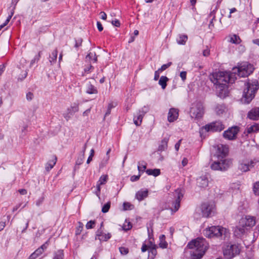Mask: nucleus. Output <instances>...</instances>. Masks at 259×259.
<instances>
[{
	"instance_id": "obj_1",
	"label": "nucleus",
	"mask_w": 259,
	"mask_h": 259,
	"mask_svg": "<svg viewBox=\"0 0 259 259\" xmlns=\"http://www.w3.org/2000/svg\"><path fill=\"white\" fill-rule=\"evenodd\" d=\"M236 77H234L233 72L220 71L213 73L210 76V79L213 83L216 89L218 96L224 98L228 96V83H233Z\"/></svg>"
},
{
	"instance_id": "obj_2",
	"label": "nucleus",
	"mask_w": 259,
	"mask_h": 259,
	"mask_svg": "<svg viewBox=\"0 0 259 259\" xmlns=\"http://www.w3.org/2000/svg\"><path fill=\"white\" fill-rule=\"evenodd\" d=\"M187 247L193 249L192 259H200L208 248V244L204 239L198 238L189 242Z\"/></svg>"
},
{
	"instance_id": "obj_3",
	"label": "nucleus",
	"mask_w": 259,
	"mask_h": 259,
	"mask_svg": "<svg viewBox=\"0 0 259 259\" xmlns=\"http://www.w3.org/2000/svg\"><path fill=\"white\" fill-rule=\"evenodd\" d=\"M255 218L253 216L246 215L239 221V225L234 229V234L237 237H240L246 231L255 226Z\"/></svg>"
},
{
	"instance_id": "obj_4",
	"label": "nucleus",
	"mask_w": 259,
	"mask_h": 259,
	"mask_svg": "<svg viewBox=\"0 0 259 259\" xmlns=\"http://www.w3.org/2000/svg\"><path fill=\"white\" fill-rule=\"evenodd\" d=\"M256 81L252 83L247 82L245 83L241 101L244 103H249L254 98L255 93L257 90V85Z\"/></svg>"
},
{
	"instance_id": "obj_5",
	"label": "nucleus",
	"mask_w": 259,
	"mask_h": 259,
	"mask_svg": "<svg viewBox=\"0 0 259 259\" xmlns=\"http://www.w3.org/2000/svg\"><path fill=\"white\" fill-rule=\"evenodd\" d=\"M253 65L247 62H244L238 67L233 68V73L234 77L238 75L240 77H246L250 74L253 71Z\"/></svg>"
},
{
	"instance_id": "obj_6",
	"label": "nucleus",
	"mask_w": 259,
	"mask_h": 259,
	"mask_svg": "<svg viewBox=\"0 0 259 259\" xmlns=\"http://www.w3.org/2000/svg\"><path fill=\"white\" fill-rule=\"evenodd\" d=\"M204 235L209 238L214 236L219 237L224 235L227 236L228 231L224 228L220 226H212L211 227L205 229L204 230Z\"/></svg>"
},
{
	"instance_id": "obj_7",
	"label": "nucleus",
	"mask_w": 259,
	"mask_h": 259,
	"mask_svg": "<svg viewBox=\"0 0 259 259\" xmlns=\"http://www.w3.org/2000/svg\"><path fill=\"white\" fill-rule=\"evenodd\" d=\"M190 115L192 118L198 119L201 118L204 113V107L200 102H195L192 104L190 109Z\"/></svg>"
},
{
	"instance_id": "obj_8",
	"label": "nucleus",
	"mask_w": 259,
	"mask_h": 259,
	"mask_svg": "<svg viewBox=\"0 0 259 259\" xmlns=\"http://www.w3.org/2000/svg\"><path fill=\"white\" fill-rule=\"evenodd\" d=\"M215 209V205L214 202H206L202 204L201 210L203 217L208 218L211 213H214Z\"/></svg>"
},
{
	"instance_id": "obj_9",
	"label": "nucleus",
	"mask_w": 259,
	"mask_h": 259,
	"mask_svg": "<svg viewBox=\"0 0 259 259\" xmlns=\"http://www.w3.org/2000/svg\"><path fill=\"white\" fill-rule=\"evenodd\" d=\"M240 247L238 245H228L224 250V255L227 259H231L240 252Z\"/></svg>"
},
{
	"instance_id": "obj_10",
	"label": "nucleus",
	"mask_w": 259,
	"mask_h": 259,
	"mask_svg": "<svg viewBox=\"0 0 259 259\" xmlns=\"http://www.w3.org/2000/svg\"><path fill=\"white\" fill-rule=\"evenodd\" d=\"M231 162L227 159H218L214 161L210 165V167L214 170H225L230 165Z\"/></svg>"
},
{
	"instance_id": "obj_11",
	"label": "nucleus",
	"mask_w": 259,
	"mask_h": 259,
	"mask_svg": "<svg viewBox=\"0 0 259 259\" xmlns=\"http://www.w3.org/2000/svg\"><path fill=\"white\" fill-rule=\"evenodd\" d=\"M224 125L220 121H215L205 125L203 128L206 132H220L224 128Z\"/></svg>"
},
{
	"instance_id": "obj_12",
	"label": "nucleus",
	"mask_w": 259,
	"mask_h": 259,
	"mask_svg": "<svg viewBox=\"0 0 259 259\" xmlns=\"http://www.w3.org/2000/svg\"><path fill=\"white\" fill-rule=\"evenodd\" d=\"M175 195L177 196V198L175 202L172 203V206L170 207V209L172 211H177L180 207V203L181 198L183 196V192L180 189H178L175 191Z\"/></svg>"
},
{
	"instance_id": "obj_13",
	"label": "nucleus",
	"mask_w": 259,
	"mask_h": 259,
	"mask_svg": "<svg viewBox=\"0 0 259 259\" xmlns=\"http://www.w3.org/2000/svg\"><path fill=\"white\" fill-rule=\"evenodd\" d=\"M257 162L255 159L242 161L239 164V169L243 172L247 171L253 168Z\"/></svg>"
},
{
	"instance_id": "obj_14",
	"label": "nucleus",
	"mask_w": 259,
	"mask_h": 259,
	"mask_svg": "<svg viewBox=\"0 0 259 259\" xmlns=\"http://www.w3.org/2000/svg\"><path fill=\"white\" fill-rule=\"evenodd\" d=\"M238 131L239 129L237 126L232 127L224 132L223 136L226 139L233 140L236 138Z\"/></svg>"
},
{
	"instance_id": "obj_15",
	"label": "nucleus",
	"mask_w": 259,
	"mask_h": 259,
	"mask_svg": "<svg viewBox=\"0 0 259 259\" xmlns=\"http://www.w3.org/2000/svg\"><path fill=\"white\" fill-rule=\"evenodd\" d=\"M229 152L228 146L220 144L217 146V155L218 159H224Z\"/></svg>"
},
{
	"instance_id": "obj_16",
	"label": "nucleus",
	"mask_w": 259,
	"mask_h": 259,
	"mask_svg": "<svg viewBox=\"0 0 259 259\" xmlns=\"http://www.w3.org/2000/svg\"><path fill=\"white\" fill-rule=\"evenodd\" d=\"M149 110V107L144 106L141 110L139 111V112L137 116H135L134 118V123L136 125H139L141 124L143 117L145 114L147 113Z\"/></svg>"
},
{
	"instance_id": "obj_17",
	"label": "nucleus",
	"mask_w": 259,
	"mask_h": 259,
	"mask_svg": "<svg viewBox=\"0 0 259 259\" xmlns=\"http://www.w3.org/2000/svg\"><path fill=\"white\" fill-rule=\"evenodd\" d=\"M49 244V241H47L44 244H42L39 248L37 249L33 253L29 256L28 259H35L38 256L41 255L47 248Z\"/></svg>"
},
{
	"instance_id": "obj_18",
	"label": "nucleus",
	"mask_w": 259,
	"mask_h": 259,
	"mask_svg": "<svg viewBox=\"0 0 259 259\" xmlns=\"http://www.w3.org/2000/svg\"><path fill=\"white\" fill-rule=\"evenodd\" d=\"M108 180V176L107 175H104L100 177L99 181L97 182L96 188L97 191L95 192L96 195L100 198V191H101V185H104L106 183Z\"/></svg>"
},
{
	"instance_id": "obj_19",
	"label": "nucleus",
	"mask_w": 259,
	"mask_h": 259,
	"mask_svg": "<svg viewBox=\"0 0 259 259\" xmlns=\"http://www.w3.org/2000/svg\"><path fill=\"white\" fill-rule=\"evenodd\" d=\"M178 110L175 108H170L168 113L167 120L170 122H174L178 118Z\"/></svg>"
},
{
	"instance_id": "obj_20",
	"label": "nucleus",
	"mask_w": 259,
	"mask_h": 259,
	"mask_svg": "<svg viewBox=\"0 0 259 259\" xmlns=\"http://www.w3.org/2000/svg\"><path fill=\"white\" fill-rule=\"evenodd\" d=\"M197 185L200 188H205L208 185V180L206 176H202L197 179Z\"/></svg>"
},
{
	"instance_id": "obj_21",
	"label": "nucleus",
	"mask_w": 259,
	"mask_h": 259,
	"mask_svg": "<svg viewBox=\"0 0 259 259\" xmlns=\"http://www.w3.org/2000/svg\"><path fill=\"white\" fill-rule=\"evenodd\" d=\"M247 116L252 120H259V107L252 109L248 113Z\"/></svg>"
},
{
	"instance_id": "obj_22",
	"label": "nucleus",
	"mask_w": 259,
	"mask_h": 259,
	"mask_svg": "<svg viewBox=\"0 0 259 259\" xmlns=\"http://www.w3.org/2000/svg\"><path fill=\"white\" fill-rule=\"evenodd\" d=\"M148 191L147 189L140 190L136 193L135 197L139 201H141L146 198L148 196Z\"/></svg>"
},
{
	"instance_id": "obj_23",
	"label": "nucleus",
	"mask_w": 259,
	"mask_h": 259,
	"mask_svg": "<svg viewBox=\"0 0 259 259\" xmlns=\"http://www.w3.org/2000/svg\"><path fill=\"white\" fill-rule=\"evenodd\" d=\"M111 237L110 233H104L100 230L97 232L96 239H99L100 241H107Z\"/></svg>"
},
{
	"instance_id": "obj_24",
	"label": "nucleus",
	"mask_w": 259,
	"mask_h": 259,
	"mask_svg": "<svg viewBox=\"0 0 259 259\" xmlns=\"http://www.w3.org/2000/svg\"><path fill=\"white\" fill-rule=\"evenodd\" d=\"M215 111L218 115H222L227 112V109L224 105H218L215 108Z\"/></svg>"
},
{
	"instance_id": "obj_25",
	"label": "nucleus",
	"mask_w": 259,
	"mask_h": 259,
	"mask_svg": "<svg viewBox=\"0 0 259 259\" xmlns=\"http://www.w3.org/2000/svg\"><path fill=\"white\" fill-rule=\"evenodd\" d=\"M228 41L234 44L238 45L241 42V40L239 36L236 34H233L228 36Z\"/></svg>"
},
{
	"instance_id": "obj_26",
	"label": "nucleus",
	"mask_w": 259,
	"mask_h": 259,
	"mask_svg": "<svg viewBox=\"0 0 259 259\" xmlns=\"http://www.w3.org/2000/svg\"><path fill=\"white\" fill-rule=\"evenodd\" d=\"M57 157L56 156H53L51 159H50L46 165V169L47 171H49L56 164L57 161Z\"/></svg>"
},
{
	"instance_id": "obj_27",
	"label": "nucleus",
	"mask_w": 259,
	"mask_h": 259,
	"mask_svg": "<svg viewBox=\"0 0 259 259\" xmlns=\"http://www.w3.org/2000/svg\"><path fill=\"white\" fill-rule=\"evenodd\" d=\"M259 131V124L257 123H254L251 125H248L245 130V131L248 134H251L253 133H255Z\"/></svg>"
},
{
	"instance_id": "obj_28",
	"label": "nucleus",
	"mask_w": 259,
	"mask_h": 259,
	"mask_svg": "<svg viewBox=\"0 0 259 259\" xmlns=\"http://www.w3.org/2000/svg\"><path fill=\"white\" fill-rule=\"evenodd\" d=\"M92 61L95 63L97 61V57L94 52H90L85 57L86 62L91 63Z\"/></svg>"
},
{
	"instance_id": "obj_29",
	"label": "nucleus",
	"mask_w": 259,
	"mask_h": 259,
	"mask_svg": "<svg viewBox=\"0 0 259 259\" xmlns=\"http://www.w3.org/2000/svg\"><path fill=\"white\" fill-rule=\"evenodd\" d=\"M79 110L78 104L73 103L70 107L68 108L67 110V112H69V114L73 115L75 113L77 112Z\"/></svg>"
},
{
	"instance_id": "obj_30",
	"label": "nucleus",
	"mask_w": 259,
	"mask_h": 259,
	"mask_svg": "<svg viewBox=\"0 0 259 259\" xmlns=\"http://www.w3.org/2000/svg\"><path fill=\"white\" fill-rule=\"evenodd\" d=\"M58 55V51L56 49L54 50L50 55L49 61L51 64L53 65L56 63Z\"/></svg>"
},
{
	"instance_id": "obj_31",
	"label": "nucleus",
	"mask_w": 259,
	"mask_h": 259,
	"mask_svg": "<svg viewBox=\"0 0 259 259\" xmlns=\"http://www.w3.org/2000/svg\"><path fill=\"white\" fill-rule=\"evenodd\" d=\"M146 172L148 175H152L154 177H157L160 174V170L159 169H148L146 170Z\"/></svg>"
},
{
	"instance_id": "obj_32",
	"label": "nucleus",
	"mask_w": 259,
	"mask_h": 259,
	"mask_svg": "<svg viewBox=\"0 0 259 259\" xmlns=\"http://www.w3.org/2000/svg\"><path fill=\"white\" fill-rule=\"evenodd\" d=\"M168 80V78L165 76H162L159 80V84L161 86L162 89H165L167 85V81Z\"/></svg>"
},
{
	"instance_id": "obj_33",
	"label": "nucleus",
	"mask_w": 259,
	"mask_h": 259,
	"mask_svg": "<svg viewBox=\"0 0 259 259\" xmlns=\"http://www.w3.org/2000/svg\"><path fill=\"white\" fill-rule=\"evenodd\" d=\"M146 167L147 164L145 161H141L138 162V169L140 173L145 171Z\"/></svg>"
},
{
	"instance_id": "obj_34",
	"label": "nucleus",
	"mask_w": 259,
	"mask_h": 259,
	"mask_svg": "<svg viewBox=\"0 0 259 259\" xmlns=\"http://www.w3.org/2000/svg\"><path fill=\"white\" fill-rule=\"evenodd\" d=\"M168 139L164 138L162 140L161 144L159 146L158 150L163 151L167 148Z\"/></svg>"
},
{
	"instance_id": "obj_35",
	"label": "nucleus",
	"mask_w": 259,
	"mask_h": 259,
	"mask_svg": "<svg viewBox=\"0 0 259 259\" xmlns=\"http://www.w3.org/2000/svg\"><path fill=\"white\" fill-rule=\"evenodd\" d=\"M165 236L164 235H161L159 237L160 242L159 245L162 248H165L167 246V243L165 240Z\"/></svg>"
},
{
	"instance_id": "obj_36",
	"label": "nucleus",
	"mask_w": 259,
	"mask_h": 259,
	"mask_svg": "<svg viewBox=\"0 0 259 259\" xmlns=\"http://www.w3.org/2000/svg\"><path fill=\"white\" fill-rule=\"evenodd\" d=\"M110 156H105L102 159L99 164V169H102L106 166L109 160Z\"/></svg>"
},
{
	"instance_id": "obj_37",
	"label": "nucleus",
	"mask_w": 259,
	"mask_h": 259,
	"mask_svg": "<svg viewBox=\"0 0 259 259\" xmlns=\"http://www.w3.org/2000/svg\"><path fill=\"white\" fill-rule=\"evenodd\" d=\"M52 259H64V253L62 250H59L54 254Z\"/></svg>"
},
{
	"instance_id": "obj_38",
	"label": "nucleus",
	"mask_w": 259,
	"mask_h": 259,
	"mask_svg": "<svg viewBox=\"0 0 259 259\" xmlns=\"http://www.w3.org/2000/svg\"><path fill=\"white\" fill-rule=\"evenodd\" d=\"M86 92L88 94H97L98 92L97 89L92 84H90L87 88Z\"/></svg>"
},
{
	"instance_id": "obj_39",
	"label": "nucleus",
	"mask_w": 259,
	"mask_h": 259,
	"mask_svg": "<svg viewBox=\"0 0 259 259\" xmlns=\"http://www.w3.org/2000/svg\"><path fill=\"white\" fill-rule=\"evenodd\" d=\"M187 39V35H180L179 37V38L177 39V42L180 45H184L185 44Z\"/></svg>"
},
{
	"instance_id": "obj_40",
	"label": "nucleus",
	"mask_w": 259,
	"mask_h": 259,
	"mask_svg": "<svg viewBox=\"0 0 259 259\" xmlns=\"http://www.w3.org/2000/svg\"><path fill=\"white\" fill-rule=\"evenodd\" d=\"M86 145H84L83 147V149L82 150V154L80 158H78L76 161V165H80L82 163L83 159H84V152L86 149Z\"/></svg>"
},
{
	"instance_id": "obj_41",
	"label": "nucleus",
	"mask_w": 259,
	"mask_h": 259,
	"mask_svg": "<svg viewBox=\"0 0 259 259\" xmlns=\"http://www.w3.org/2000/svg\"><path fill=\"white\" fill-rule=\"evenodd\" d=\"M22 68H23V70L22 71V73L20 74L18 76V78L21 80H22L24 78H25L26 77L27 74V71L26 68L25 67H24V66H22Z\"/></svg>"
},
{
	"instance_id": "obj_42",
	"label": "nucleus",
	"mask_w": 259,
	"mask_h": 259,
	"mask_svg": "<svg viewBox=\"0 0 259 259\" xmlns=\"http://www.w3.org/2000/svg\"><path fill=\"white\" fill-rule=\"evenodd\" d=\"M110 205H111L110 201H108V202L105 203L102 207V212L103 213L107 212L110 209Z\"/></svg>"
},
{
	"instance_id": "obj_43",
	"label": "nucleus",
	"mask_w": 259,
	"mask_h": 259,
	"mask_svg": "<svg viewBox=\"0 0 259 259\" xmlns=\"http://www.w3.org/2000/svg\"><path fill=\"white\" fill-rule=\"evenodd\" d=\"M13 12H11L10 14H9V15L6 17V20H5V22L4 23H3L2 24H1V29L3 27H4V26L7 25V24L9 23V22L10 21V19H11L12 16H13Z\"/></svg>"
},
{
	"instance_id": "obj_44",
	"label": "nucleus",
	"mask_w": 259,
	"mask_h": 259,
	"mask_svg": "<svg viewBox=\"0 0 259 259\" xmlns=\"http://www.w3.org/2000/svg\"><path fill=\"white\" fill-rule=\"evenodd\" d=\"M149 253H151L153 256L156 254V246L155 244H151V247H149Z\"/></svg>"
},
{
	"instance_id": "obj_45",
	"label": "nucleus",
	"mask_w": 259,
	"mask_h": 259,
	"mask_svg": "<svg viewBox=\"0 0 259 259\" xmlns=\"http://www.w3.org/2000/svg\"><path fill=\"white\" fill-rule=\"evenodd\" d=\"M116 104L113 103H110L108 105V108L106 112L105 113V116H108L110 114L111 110L112 108L115 106Z\"/></svg>"
},
{
	"instance_id": "obj_46",
	"label": "nucleus",
	"mask_w": 259,
	"mask_h": 259,
	"mask_svg": "<svg viewBox=\"0 0 259 259\" xmlns=\"http://www.w3.org/2000/svg\"><path fill=\"white\" fill-rule=\"evenodd\" d=\"M253 191L255 195H259V182L254 184Z\"/></svg>"
},
{
	"instance_id": "obj_47",
	"label": "nucleus",
	"mask_w": 259,
	"mask_h": 259,
	"mask_svg": "<svg viewBox=\"0 0 259 259\" xmlns=\"http://www.w3.org/2000/svg\"><path fill=\"white\" fill-rule=\"evenodd\" d=\"M123 206L124 210L132 209L134 207V206L128 202H124Z\"/></svg>"
},
{
	"instance_id": "obj_48",
	"label": "nucleus",
	"mask_w": 259,
	"mask_h": 259,
	"mask_svg": "<svg viewBox=\"0 0 259 259\" xmlns=\"http://www.w3.org/2000/svg\"><path fill=\"white\" fill-rule=\"evenodd\" d=\"M132 227V225L130 222H125L122 228L124 230L127 231L130 230Z\"/></svg>"
},
{
	"instance_id": "obj_49",
	"label": "nucleus",
	"mask_w": 259,
	"mask_h": 259,
	"mask_svg": "<svg viewBox=\"0 0 259 259\" xmlns=\"http://www.w3.org/2000/svg\"><path fill=\"white\" fill-rule=\"evenodd\" d=\"M83 225L82 223L80 222H78V226L76 229V234L79 235L80 234V233L82 231V228H83Z\"/></svg>"
},
{
	"instance_id": "obj_50",
	"label": "nucleus",
	"mask_w": 259,
	"mask_h": 259,
	"mask_svg": "<svg viewBox=\"0 0 259 259\" xmlns=\"http://www.w3.org/2000/svg\"><path fill=\"white\" fill-rule=\"evenodd\" d=\"M95 224V221H90L87 223V224H86L85 227L87 229H92V228H94Z\"/></svg>"
},
{
	"instance_id": "obj_51",
	"label": "nucleus",
	"mask_w": 259,
	"mask_h": 259,
	"mask_svg": "<svg viewBox=\"0 0 259 259\" xmlns=\"http://www.w3.org/2000/svg\"><path fill=\"white\" fill-rule=\"evenodd\" d=\"M119 251L121 254L126 255L128 252V249L124 247H121L119 248Z\"/></svg>"
},
{
	"instance_id": "obj_52",
	"label": "nucleus",
	"mask_w": 259,
	"mask_h": 259,
	"mask_svg": "<svg viewBox=\"0 0 259 259\" xmlns=\"http://www.w3.org/2000/svg\"><path fill=\"white\" fill-rule=\"evenodd\" d=\"M171 62H169L166 64H164L163 65H162L161 67L159 69H158V70L160 72H162V71L165 70L167 68H168L171 65Z\"/></svg>"
},
{
	"instance_id": "obj_53",
	"label": "nucleus",
	"mask_w": 259,
	"mask_h": 259,
	"mask_svg": "<svg viewBox=\"0 0 259 259\" xmlns=\"http://www.w3.org/2000/svg\"><path fill=\"white\" fill-rule=\"evenodd\" d=\"M94 149H92L91 150V153H90V155L89 156V157H88V159H87V163L88 164H89L91 161L93 159V157L94 155Z\"/></svg>"
},
{
	"instance_id": "obj_54",
	"label": "nucleus",
	"mask_w": 259,
	"mask_h": 259,
	"mask_svg": "<svg viewBox=\"0 0 259 259\" xmlns=\"http://www.w3.org/2000/svg\"><path fill=\"white\" fill-rule=\"evenodd\" d=\"M215 20V16H213L212 18L209 22L208 27L210 29H212L214 27L213 20Z\"/></svg>"
},
{
	"instance_id": "obj_55",
	"label": "nucleus",
	"mask_w": 259,
	"mask_h": 259,
	"mask_svg": "<svg viewBox=\"0 0 259 259\" xmlns=\"http://www.w3.org/2000/svg\"><path fill=\"white\" fill-rule=\"evenodd\" d=\"M210 54V51L208 49L207 47H206V49L204 50L203 51V55L204 57H208Z\"/></svg>"
},
{
	"instance_id": "obj_56",
	"label": "nucleus",
	"mask_w": 259,
	"mask_h": 259,
	"mask_svg": "<svg viewBox=\"0 0 259 259\" xmlns=\"http://www.w3.org/2000/svg\"><path fill=\"white\" fill-rule=\"evenodd\" d=\"M82 42V40L81 38H78V39L76 40V43L75 45V47L76 48L79 47V46H81Z\"/></svg>"
},
{
	"instance_id": "obj_57",
	"label": "nucleus",
	"mask_w": 259,
	"mask_h": 259,
	"mask_svg": "<svg viewBox=\"0 0 259 259\" xmlns=\"http://www.w3.org/2000/svg\"><path fill=\"white\" fill-rule=\"evenodd\" d=\"M187 72L186 71H182L180 73V77L183 80H185L186 78Z\"/></svg>"
},
{
	"instance_id": "obj_58",
	"label": "nucleus",
	"mask_w": 259,
	"mask_h": 259,
	"mask_svg": "<svg viewBox=\"0 0 259 259\" xmlns=\"http://www.w3.org/2000/svg\"><path fill=\"white\" fill-rule=\"evenodd\" d=\"M149 247H151V245L148 246L146 244H143L141 248L142 251L145 252L147 250L149 249Z\"/></svg>"
},
{
	"instance_id": "obj_59",
	"label": "nucleus",
	"mask_w": 259,
	"mask_h": 259,
	"mask_svg": "<svg viewBox=\"0 0 259 259\" xmlns=\"http://www.w3.org/2000/svg\"><path fill=\"white\" fill-rule=\"evenodd\" d=\"M33 98V95L32 93L29 92L26 94V98L28 100H31Z\"/></svg>"
},
{
	"instance_id": "obj_60",
	"label": "nucleus",
	"mask_w": 259,
	"mask_h": 259,
	"mask_svg": "<svg viewBox=\"0 0 259 259\" xmlns=\"http://www.w3.org/2000/svg\"><path fill=\"white\" fill-rule=\"evenodd\" d=\"M140 177V175H139L138 176H133L131 178V180L132 182L136 181L139 179Z\"/></svg>"
},
{
	"instance_id": "obj_61",
	"label": "nucleus",
	"mask_w": 259,
	"mask_h": 259,
	"mask_svg": "<svg viewBox=\"0 0 259 259\" xmlns=\"http://www.w3.org/2000/svg\"><path fill=\"white\" fill-rule=\"evenodd\" d=\"M160 72V71H159L158 69V70H157L155 72V73H154V80H158V78L159 77V72Z\"/></svg>"
},
{
	"instance_id": "obj_62",
	"label": "nucleus",
	"mask_w": 259,
	"mask_h": 259,
	"mask_svg": "<svg viewBox=\"0 0 259 259\" xmlns=\"http://www.w3.org/2000/svg\"><path fill=\"white\" fill-rule=\"evenodd\" d=\"M72 115H73L69 114L68 112H67V113L64 114V117L66 119V120H68L69 119H70Z\"/></svg>"
},
{
	"instance_id": "obj_63",
	"label": "nucleus",
	"mask_w": 259,
	"mask_h": 259,
	"mask_svg": "<svg viewBox=\"0 0 259 259\" xmlns=\"http://www.w3.org/2000/svg\"><path fill=\"white\" fill-rule=\"evenodd\" d=\"M44 199V197H41V198H39L36 202V205H37V206L40 205L41 204V203L43 202Z\"/></svg>"
},
{
	"instance_id": "obj_64",
	"label": "nucleus",
	"mask_w": 259,
	"mask_h": 259,
	"mask_svg": "<svg viewBox=\"0 0 259 259\" xmlns=\"http://www.w3.org/2000/svg\"><path fill=\"white\" fill-rule=\"evenodd\" d=\"M100 15L101 16V19H102L103 20H106V18H107V15L106 14V13L104 12H101L100 13Z\"/></svg>"
}]
</instances>
